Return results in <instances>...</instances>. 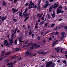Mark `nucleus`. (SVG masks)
<instances>
[{
  "instance_id": "obj_18",
  "label": "nucleus",
  "mask_w": 67,
  "mask_h": 67,
  "mask_svg": "<svg viewBox=\"0 0 67 67\" xmlns=\"http://www.w3.org/2000/svg\"><path fill=\"white\" fill-rule=\"evenodd\" d=\"M28 8L29 9H30V8L32 9V8H34V6H32V5H31V6L28 7Z\"/></svg>"
},
{
  "instance_id": "obj_28",
  "label": "nucleus",
  "mask_w": 67,
  "mask_h": 67,
  "mask_svg": "<svg viewBox=\"0 0 67 67\" xmlns=\"http://www.w3.org/2000/svg\"><path fill=\"white\" fill-rule=\"evenodd\" d=\"M62 63H64L65 65V64H67V63L66 62V61L65 60L63 61Z\"/></svg>"
},
{
  "instance_id": "obj_17",
  "label": "nucleus",
  "mask_w": 67,
  "mask_h": 67,
  "mask_svg": "<svg viewBox=\"0 0 67 67\" xmlns=\"http://www.w3.org/2000/svg\"><path fill=\"white\" fill-rule=\"evenodd\" d=\"M48 5L47 4H45V5H44V7H43V8H44V9H45L46 8H47V7H48Z\"/></svg>"
},
{
  "instance_id": "obj_1",
  "label": "nucleus",
  "mask_w": 67,
  "mask_h": 67,
  "mask_svg": "<svg viewBox=\"0 0 67 67\" xmlns=\"http://www.w3.org/2000/svg\"><path fill=\"white\" fill-rule=\"evenodd\" d=\"M62 7L59 6L57 8V14H59V13H63L64 12V11H62V9H62Z\"/></svg>"
},
{
  "instance_id": "obj_6",
  "label": "nucleus",
  "mask_w": 67,
  "mask_h": 67,
  "mask_svg": "<svg viewBox=\"0 0 67 67\" xmlns=\"http://www.w3.org/2000/svg\"><path fill=\"white\" fill-rule=\"evenodd\" d=\"M12 11H13V13H15L16 12H17V11H18V10L17 9L16 10V9H14V8H13L12 9Z\"/></svg>"
},
{
  "instance_id": "obj_61",
  "label": "nucleus",
  "mask_w": 67,
  "mask_h": 67,
  "mask_svg": "<svg viewBox=\"0 0 67 67\" xmlns=\"http://www.w3.org/2000/svg\"><path fill=\"white\" fill-rule=\"evenodd\" d=\"M44 32H42L41 33V35H43V34H44Z\"/></svg>"
},
{
  "instance_id": "obj_48",
  "label": "nucleus",
  "mask_w": 67,
  "mask_h": 67,
  "mask_svg": "<svg viewBox=\"0 0 67 67\" xmlns=\"http://www.w3.org/2000/svg\"><path fill=\"white\" fill-rule=\"evenodd\" d=\"M18 1V0H15L14 1V3H15L16 2H17Z\"/></svg>"
},
{
  "instance_id": "obj_10",
  "label": "nucleus",
  "mask_w": 67,
  "mask_h": 67,
  "mask_svg": "<svg viewBox=\"0 0 67 67\" xmlns=\"http://www.w3.org/2000/svg\"><path fill=\"white\" fill-rule=\"evenodd\" d=\"M32 34H33V32H32V30L31 29H30L29 32V35L30 36Z\"/></svg>"
},
{
  "instance_id": "obj_16",
  "label": "nucleus",
  "mask_w": 67,
  "mask_h": 67,
  "mask_svg": "<svg viewBox=\"0 0 67 67\" xmlns=\"http://www.w3.org/2000/svg\"><path fill=\"white\" fill-rule=\"evenodd\" d=\"M22 36H20V37H19L18 38V39L19 41H21V38H22Z\"/></svg>"
},
{
  "instance_id": "obj_25",
  "label": "nucleus",
  "mask_w": 67,
  "mask_h": 67,
  "mask_svg": "<svg viewBox=\"0 0 67 67\" xmlns=\"http://www.w3.org/2000/svg\"><path fill=\"white\" fill-rule=\"evenodd\" d=\"M33 44L32 42H31V43H30L29 44H28V45H27V46H31L32 44Z\"/></svg>"
},
{
  "instance_id": "obj_27",
  "label": "nucleus",
  "mask_w": 67,
  "mask_h": 67,
  "mask_svg": "<svg viewBox=\"0 0 67 67\" xmlns=\"http://www.w3.org/2000/svg\"><path fill=\"white\" fill-rule=\"evenodd\" d=\"M45 2L46 3V4H48V5H49V2H48V1H46Z\"/></svg>"
},
{
  "instance_id": "obj_9",
  "label": "nucleus",
  "mask_w": 67,
  "mask_h": 67,
  "mask_svg": "<svg viewBox=\"0 0 67 67\" xmlns=\"http://www.w3.org/2000/svg\"><path fill=\"white\" fill-rule=\"evenodd\" d=\"M6 19H7V16L5 17L3 16L1 18V19L2 20V21H3L4 20H5Z\"/></svg>"
},
{
  "instance_id": "obj_55",
  "label": "nucleus",
  "mask_w": 67,
  "mask_h": 67,
  "mask_svg": "<svg viewBox=\"0 0 67 67\" xmlns=\"http://www.w3.org/2000/svg\"><path fill=\"white\" fill-rule=\"evenodd\" d=\"M47 24H48L47 23H46L45 24V26H47Z\"/></svg>"
},
{
  "instance_id": "obj_57",
  "label": "nucleus",
  "mask_w": 67,
  "mask_h": 67,
  "mask_svg": "<svg viewBox=\"0 0 67 67\" xmlns=\"http://www.w3.org/2000/svg\"><path fill=\"white\" fill-rule=\"evenodd\" d=\"M46 40H44L43 41V42H44V43H45L46 42Z\"/></svg>"
},
{
  "instance_id": "obj_42",
  "label": "nucleus",
  "mask_w": 67,
  "mask_h": 67,
  "mask_svg": "<svg viewBox=\"0 0 67 67\" xmlns=\"http://www.w3.org/2000/svg\"><path fill=\"white\" fill-rule=\"evenodd\" d=\"M54 1V0H49V2H52Z\"/></svg>"
},
{
  "instance_id": "obj_23",
  "label": "nucleus",
  "mask_w": 67,
  "mask_h": 67,
  "mask_svg": "<svg viewBox=\"0 0 67 67\" xmlns=\"http://www.w3.org/2000/svg\"><path fill=\"white\" fill-rule=\"evenodd\" d=\"M29 16H28V17H26L25 20H24V21H27V19H29Z\"/></svg>"
},
{
  "instance_id": "obj_5",
  "label": "nucleus",
  "mask_w": 67,
  "mask_h": 67,
  "mask_svg": "<svg viewBox=\"0 0 67 67\" xmlns=\"http://www.w3.org/2000/svg\"><path fill=\"white\" fill-rule=\"evenodd\" d=\"M58 41V40H56L55 41H54L52 43V46H55V44L57 43V42Z\"/></svg>"
},
{
  "instance_id": "obj_19",
  "label": "nucleus",
  "mask_w": 67,
  "mask_h": 67,
  "mask_svg": "<svg viewBox=\"0 0 67 67\" xmlns=\"http://www.w3.org/2000/svg\"><path fill=\"white\" fill-rule=\"evenodd\" d=\"M45 23V21H42L40 22V24H39V25H43V23Z\"/></svg>"
},
{
  "instance_id": "obj_59",
  "label": "nucleus",
  "mask_w": 67,
  "mask_h": 67,
  "mask_svg": "<svg viewBox=\"0 0 67 67\" xmlns=\"http://www.w3.org/2000/svg\"><path fill=\"white\" fill-rule=\"evenodd\" d=\"M44 18V17H43L42 18V19L43 20H44V18Z\"/></svg>"
},
{
  "instance_id": "obj_43",
  "label": "nucleus",
  "mask_w": 67,
  "mask_h": 67,
  "mask_svg": "<svg viewBox=\"0 0 67 67\" xmlns=\"http://www.w3.org/2000/svg\"><path fill=\"white\" fill-rule=\"evenodd\" d=\"M63 39H64V36H62L61 40H63Z\"/></svg>"
},
{
  "instance_id": "obj_11",
  "label": "nucleus",
  "mask_w": 67,
  "mask_h": 67,
  "mask_svg": "<svg viewBox=\"0 0 67 67\" xmlns=\"http://www.w3.org/2000/svg\"><path fill=\"white\" fill-rule=\"evenodd\" d=\"M17 30H18V28H16L15 29V30H12V31L13 32V34H15V33H16V32L17 31Z\"/></svg>"
},
{
  "instance_id": "obj_24",
  "label": "nucleus",
  "mask_w": 67,
  "mask_h": 67,
  "mask_svg": "<svg viewBox=\"0 0 67 67\" xmlns=\"http://www.w3.org/2000/svg\"><path fill=\"white\" fill-rule=\"evenodd\" d=\"M29 42V40L26 41V42H25L24 43L25 44H27Z\"/></svg>"
},
{
  "instance_id": "obj_30",
  "label": "nucleus",
  "mask_w": 67,
  "mask_h": 67,
  "mask_svg": "<svg viewBox=\"0 0 67 67\" xmlns=\"http://www.w3.org/2000/svg\"><path fill=\"white\" fill-rule=\"evenodd\" d=\"M52 7H50L49 9V11L50 12H51V10H52Z\"/></svg>"
},
{
  "instance_id": "obj_38",
  "label": "nucleus",
  "mask_w": 67,
  "mask_h": 67,
  "mask_svg": "<svg viewBox=\"0 0 67 67\" xmlns=\"http://www.w3.org/2000/svg\"><path fill=\"white\" fill-rule=\"evenodd\" d=\"M15 45H16L17 44V40H15Z\"/></svg>"
},
{
  "instance_id": "obj_14",
  "label": "nucleus",
  "mask_w": 67,
  "mask_h": 67,
  "mask_svg": "<svg viewBox=\"0 0 67 67\" xmlns=\"http://www.w3.org/2000/svg\"><path fill=\"white\" fill-rule=\"evenodd\" d=\"M2 4L3 6H5L6 5H7V3L5 2V1H4L3 2Z\"/></svg>"
},
{
  "instance_id": "obj_31",
  "label": "nucleus",
  "mask_w": 67,
  "mask_h": 67,
  "mask_svg": "<svg viewBox=\"0 0 67 67\" xmlns=\"http://www.w3.org/2000/svg\"><path fill=\"white\" fill-rule=\"evenodd\" d=\"M35 29H37L38 27V25H36L35 26Z\"/></svg>"
},
{
  "instance_id": "obj_41",
  "label": "nucleus",
  "mask_w": 67,
  "mask_h": 67,
  "mask_svg": "<svg viewBox=\"0 0 67 67\" xmlns=\"http://www.w3.org/2000/svg\"><path fill=\"white\" fill-rule=\"evenodd\" d=\"M13 20L15 22H16L17 21V19H13Z\"/></svg>"
},
{
  "instance_id": "obj_7",
  "label": "nucleus",
  "mask_w": 67,
  "mask_h": 67,
  "mask_svg": "<svg viewBox=\"0 0 67 67\" xmlns=\"http://www.w3.org/2000/svg\"><path fill=\"white\" fill-rule=\"evenodd\" d=\"M58 4L55 3L54 5V6H53V8L54 9H56L58 7Z\"/></svg>"
},
{
  "instance_id": "obj_37",
  "label": "nucleus",
  "mask_w": 67,
  "mask_h": 67,
  "mask_svg": "<svg viewBox=\"0 0 67 67\" xmlns=\"http://www.w3.org/2000/svg\"><path fill=\"white\" fill-rule=\"evenodd\" d=\"M22 12H20L19 14V16H21L22 15Z\"/></svg>"
},
{
  "instance_id": "obj_20",
  "label": "nucleus",
  "mask_w": 67,
  "mask_h": 67,
  "mask_svg": "<svg viewBox=\"0 0 67 67\" xmlns=\"http://www.w3.org/2000/svg\"><path fill=\"white\" fill-rule=\"evenodd\" d=\"M21 48H19L15 49V50L16 51H20V50H21Z\"/></svg>"
},
{
  "instance_id": "obj_33",
  "label": "nucleus",
  "mask_w": 67,
  "mask_h": 67,
  "mask_svg": "<svg viewBox=\"0 0 67 67\" xmlns=\"http://www.w3.org/2000/svg\"><path fill=\"white\" fill-rule=\"evenodd\" d=\"M55 26V24H53L51 26V27H53Z\"/></svg>"
},
{
  "instance_id": "obj_21",
  "label": "nucleus",
  "mask_w": 67,
  "mask_h": 67,
  "mask_svg": "<svg viewBox=\"0 0 67 67\" xmlns=\"http://www.w3.org/2000/svg\"><path fill=\"white\" fill-rule=\"evenodd\" d=\"M62 36H66V35L65 34V32H62Z\"/></svg>"
},
{
  "instance_id": "obj_8",
  "label": "nucleus",
  "mask_w": 67,
  "mask_h": 67,
  "mask_svg": "<svg viewBox=\"0 0 67 67\" xmlns=\"http://www.w3.org/2000/svg\"><path fill=\"white\" fill-rule=\"evenodd\" d=\"M30 51V52H31V51L30 50L29 51H26L25 53V56H27L28 55H29V52Z\"/></svg>"
},
{
  "instance_id": "obj_3",
  "label": "nucleus",
  "mask_w": 67,
  "mask_h": 67,
  "mask_svg": "<svg viewBox=\"0 0 67 67\" xmlns=\"http://www.w3.org/2000/svg\"><path fill=\"white\" fill-rule=\"evenodd\" d=\"M27 11V8H26L24 12L23 13V15L24 17H26L27 16L30 14V13H28V14L26 13Z\"/></svg>"
},
{
  "instance_id": "obj_22",
  "label": "nucleus",
  "mask_w": 67,
  "mask_h": 67,
  "mask_svg": "<svg viewBox=\"0 0 67 67\" xmlns=\"http://www.w3.org/2000/svg\"><path fill=\"white\" fill-rule=\"evenodd\" d=\"M7 43V40H5L4 41V46H5V45Z\"/></svg>"
},
{
  "instance_id": "obj_46",
  "label": "nucleus",
  "mask_w": 67,
  "mask_h": 67,
  "mask_svg": "<svg viewBox=\"0 0 67 67\" xmlns=\"http://www.w3.org/2000/svg\"><path fill=\"white\" fill-rule=\"evenodd\" d=\"M14 34L13 33L11 37H13V36H14Z\"/></svg>"
},
{
  "instance_id": "obj_13",
  "label": "nucleus",
  "mask_w": 67,
  "mask_h": 67,
  "mask_svg": "<svg viewBox=\"0 0 67 67\" xmlns=\"http://www.w3.org/2000/svg\"><path fill=\"white\" fill-rule=\"evenodd\" d=\"M10 42H7L6 45V47H8H8H10Z\"/></svg>"
},
{
  "instance_id": "obj_54",
  "label": "nucleus",
  "mask_w": 67,
  "mask_h": 67,
  "mask_svg": "<svg viewBox=\"0 0 67 67\" xmlns=\"http://www.w3.org/2000/svg\"><path fill=\"white\" fill-rule=\"evenodd\" d=\"M5 62H9V60L6 59L5 60Z\"/></svg>"
},
{
  "instance_id": "obj_50",
  "label": "nucleus",
  "mask_w": 67,
  "mask_h": 67,
  "mask_svg": "<svg viewBox=\"0 0 67 67\" xmlns=\"http://www.w3.org/2000/svg\"><path fill=\"white\" fill-rule=\"evenodd\" d=\"M31 55H33V56H35V55H36V54H34L33 55V54L32 53H31Z\"/></svg>"
},
{
  "instance_id": "obj_29",
  "label": "nucleus",
  "mask_w": 67,
  "mask_h": 67,
  "mask_svg": "<svg viewBox=\"0 0 67 67\" xmlns=\"http://www.w3.org/2000/svg\"><path fill=\"white\" fill-rule=\"evenodd\" d=\"M13 39H12V38L11 39V40H10V43H13Z\"/></svg>"
},
{
  "instance_id": "obj_36",
  "label": "nucleus",
  "mask_w": 67,
  "mask_h": 67,
  "mask_svg": "<svg viewBox=\"0 0 67 67\" xmlns=\"http://www.w3.org/2000/svg\"><path fill=\"white\" fill-rule=\"evenodd\" d=\"M10 52H8L5 54V55H10Z\"/></svg>"
},
{
  "instance_id": "obj_51",
  "label": "nucleus",
  "mask_w": 67,
  "mask_h": 67,
  "mask_svg": "<svg viewBox=\"0 0 67 67\" xmlns=\"http://www.w3.org/2000/svg\"><path fill=\"white\" fill-rule=\"evenodd\" d=\"M57 62H58V63H60V60H58L57 61Z\"/></svg>"
},
{
  "instance_id": "obj_44",
  "label": "nucleus",
  "mask_w": 67,
  "mask_h": 67,
  "mask_svg": "<svg viewBox=\"0 0 67 67\" xmlns=\"http://www.w3.org/2000/svg\"><path fill=\"white\" fill-rule=\"evenodd\" d=\"M56 28H57V30H59V29H60V27H59H59H56Z\"/></svg>"
},
{
  "instance_id": "obj_63",
  "label": "nucleus",
  "mask_w": 67,
  "mask_h": 67,
  "mask_svg": "<svg viewBox=\"0 0 67 67\" xmlns=\"http://www.w3.org/2000/svg\"><path fill=\"white\" fill-rule=\"evenodd\" d=\"M57 28H56V27L54 28V29H53V30H57Z\"/></svg>"
},
{
  "instance_id": "obj_45",
  "label": "nucleus",
  "mask_w": 67,
  "mask_h": 67,
  "mask_svg": "<svg viewBox=\"0 0 67 67\" xmlns=\"http://www.w3.org/2000/svg\"><path fill=\"white\" fill-rule=\"evenodd\" d=\"M49 32H48L47 31H46L45 33V35H46V34H47V33H49Z\"/></svg>"
},
{
  "instance_id": "obj_39",
  "label": "nucleus",
  "mask_w": 67,
  "mask_h": 67,
  "mask_svg": "<svg viewBox=\"0 0 67 67\" xmlns=\"http://www.w3.org/2000/svg\"><path fill=\"white\" fill-rule=\"evenodd\" d=\"M16 58V57L15 56H13L12 58V59H14V58Z\"/></svg>"
},
{
  "instance_id": "obj_53",
  "label": "nucleus",
  "mask_w": 67,
  "mask_h": 67,
  "mask_svg": "<svg viewBox=\"0 0 67 67\" xmlns=\"http://www.w3.org/2000/svg\"><path fill=\"white\" fill-rule=\"evenodd\" d=\"M27 5H28V3H26L25 4V6H27Z\"/></svg>"
},
{
  "instance_id": "obj_4",
  "label": "nucleus",
  "mask_w": 67,
  "mask_h": 67,
  "mask_svg": "<svg viewBox=\"0 0 67 67\" xmlns=\"http://www.w3.org/2000/svg\"><path fill=\"white\" fill-rule=\"evenodd\" d=\"M52 64L53 62H48L46 64V67H50V66H51L52 65Z\"/></svg>"
},
{
  "instance_id": "obj_49",
  "label": "nucleus",
  "mask_w": 67,
  "mask_h": 67,
  "mask_svg": "<svg viewBox=\"0 0 67 67\" xmlns=\"http://www.w3.org/2000/svg\"><path fill=\"white\" fill-rule=\"evenodd\" d=\"M59 27H60V28H61V27H63V25H62L59 26Z\"/></svg>"
},
{
  "instance_id": "obj_62",
  "label": "nucleus",
  "mask_w": 67,
  "mask_h": 67,
  "mask_svg": "<svg viewBox=\"0 0 67 67\" xmlns=\"http://www.w3.org/2000/svg\"><path fill=\"white\" fill-rule=\"evenodd\" d=\"M40 21L41 20H40L38 19V20L37 22H40Z\"/></svg>"
},
{
  "instance_id": "obj_15",
  "label": "nucleus",
  "mask_w": 67,
  "mask_h": 67,
  "mask_svg": "<svg viewBox=\"0 0 67 67\" xmlns=\"http://www.w3.org/2000/svg\"><path fill=\"white\" fill-rule=\"evenodd\" d=\"M53 14L52 15L53 18H54L55 17V11H54L53 12Z\"/></svg>"
},
{
  "instance_id": "obj_32",
  "label": "nucleus",
  "mask_w": 67,
  "mask_h": 67,
  "mask_svg": "<svg viewBox=\"0 0 67 67\" xmlns=\"http://www.w3.org/2000/svg\"><path fill=\"white\" fill-rule=\"evenodd\" d=\"M59 34V32H57L55 33L54 34L55 35H58Z\"/></svg>"
},
{
  "instance_id": "obj_2",
  "label": "nucleus",
  "mask_w": 67,
  "mask_h": 67,
  "mask_svg": "<svg viewBox=\"0 0 67 67\" xmlns=\"http://www.w3.org/2000/svg\"><path fill=\"white\" fill-rule=\"evenodd\" d=\"M37 54H42V55H45L47 54V52H45L44 50H42L40 51H39L37 52Z\"/></svg>"
},
{
  "instance_id": "obj_26",
  "label": "nucleus",
  "mask_w": 67,
  "mask_h": 67,
  "mask_svg": "<svg viewBox=\"0 0 67 67\" xmlns=\"http://www.w3.org/2000/svg\"><path fill=\"white\" fill-rule=\"evenodd\" d=\"M59 51H60V52H62V51H63V49H61V50H60L59 49H58L57 50V52H59Z\"/></svg>"
},
{
  "instance_id": "obj_12",
  "label": "nucleus",
  "mask_w": 67,
  "mask_h": 67,
  "mask_svg": "<svg viewBox=\"0 0 67 67\" xmlns=\"http://www.w3.org/2000/svg\"><path fill=\"white\" fill-rule=\"evenodd\" d=\"M34 45L36 48H37L38 47H40L41 46L40 45H38L36 44H34Z\"/></svg>"
},
{
  "instance_id": "obj_52",
  "label": "nucleus",
  "mask_w": 67,
  "mask_h": 67,
  "mask_svg": "<svg viewBox=\"0 0 67 67\" xmlns=\"http://www.w3.org/2000/svg\"><path fill=\"white\" fill-rule=\"evenodd\" d=\"M17 33H19V32H20L19 31V30H18V29H17Z\"/></svg>"
},
{
  "instance_id": "obj_58",
  "label": "nucleus",
  "mask_w": 67,
  "mask_h": 67,
  "mask_svg": "<svg viewBox=\"0 0 67 67\" xmlns=\"http://www.w3.org/2000/svg\"><path fill=\"white\" fill-rule=\"evenodd\" d=\"M54 66H55V65H54V64H53L51 65V67H54Z\"/></svg>"
},
{
  "instance_id": "obj_60",
  "label": "nucleus",
  "mask_w": 67,
  "mask_h": 67,
  "mask_svg": "<svg viewBox=\"0 0 67 67\" xmlns=\"http://www.w3.org/2000/svg\"><path fill=\"white\" fill-rule=\"evenodd\" d=\"M30 27H31V26H28V28L29 29H30Z\"/></svg>"
},
{
  "instance_id": "obj_56",
  "label": "nucleus",
  "mask_w": 67,
  "mask_h": 67,
  "mask_svg": "<svg viewBox=\"0 0 67 67\" xmlns=\"http://www.w3.org/2000/svg\"><path fill=\"white\" fill-rule=\"evenodd\" d=\"M34 48V46H33L32 47H30V49H33V48Z\"/></svg>"
},
{
  "instance_id": "obj_64",
  "label": "nucleus",
  "mask_w": 67,
  "mask_h": 67,
  "mask_svg": "<svg viewBox=\"0 0 67 67\" xmlns=\"http://www.w3.org/2000/svg\"><path fill=\"white\" fill-rule=\"evenodd\" d=\"M42 15H40L39 16V18H41V17H42Z\"/></svg>"
},
{
  "instance_id": "obj_35",
  "label": "nucleus",
  "mask_w": 67,
  "mask_h": 67,
  "mask_svg": "<svg viewBox=\"0 0 67 67\" xmlns=\"http://www.w3.org/2000/svg\"><path fill=\"white\" fill-rule=\"evenodd\" d=\"M2 56V58H3L2 56H4V52H2L1 53Z\"/></svg>"
},
{
  "instance_id": "obj_40",
  "label": "nucleus",
  "mask_w": 67,
  "mask_h": 67,
  "mask_svg": "<svg viewBox=\"0 0 67 67\" xmlns=\"http://www.w3.org/2000/svg\"><path fill=\"white\" fill-rule=\"evenodd\" d=\"M41 39V36H39L38 37V40H40Z\"/></svg>"
},
{
  "instance_id": "obj_47",
  "label": "nucleus",
  "mask_w": 67,
  "mask_h": 67,
  "mask_svg": "<svg viewBox=\"0 0 67 67\" xmlns=\"http://www.w3.org/2000/svg\"><path fill=\"white\" fill-rule=\"evenodd\" d=\"M41 2V0H39L38 1V3H39V4H40Z\"/></svg>"
},
{
  "instance_id": "obj_34",
  "label": "nucleus",
  "mask_w": 67,
  "mask_h": 67,
  "mask_svg": "<svg viewBox=\"0 0 67 67\" xmlns=\"http://www.w3.org/2000/svg\"><path fill=\"white\" fill-rule=\"evenodd\" d=\"M14 65V62H13L12 63V64L10 66L11 67H13V65Z\"/></svg>"
}]
</instances>
